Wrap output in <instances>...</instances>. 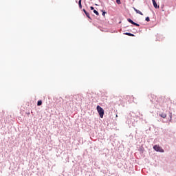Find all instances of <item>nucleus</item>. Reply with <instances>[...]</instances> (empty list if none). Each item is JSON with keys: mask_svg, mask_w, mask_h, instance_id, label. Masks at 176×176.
I'll use <instances>...</instances> for the list:
<instances>
[{"mask_svg": "<svg viewBox=\"0 0 176 176\" xmlns=\"http://www.w3.org/2000/svg\"><path fill=\"white\" fill-rule=\"evenodd\" d=\"M97 111L99 113L100 118L102 119L104 118V109H102L101 107L100 106H97L96 107Z\"/></svg>", "mask_w": 176, "mask_h": 176, "instance_id": "nucleus-1", "label": "nucleus"}, {"mask_svg": "<svg viewBox=\"0 0 176 176\" xmlns=\"http://www.w3.org/2000/svg\"><path fill=\"white\" fill-rule=\"evenodd\" d=\"M73 98L76 100V104H78V102H82V100L83 98V96L82 95H74L73 96Z\"/></svg>", "mask_w": 176, "mask_h": 176, "instance_id": "nucleus-2", "label": "nucleus"}, {"mask_svg": "<svg viewBox=\"0 0 176 176\" xmlns=\"http://www.w3.org/2000/svg\"><path fill=\"white\" fill-rule=\"evenodd\" d=\"M129 98H130V96H125L123 97L120 96V104H124L125 102H127L126 100H129Z\"/></svg>", "mask_w": 176, "mask_h": 176, "instance_id": "nucleus-3", "label": "nucleus"}, {"mask_svg": "<svg viewBox=\"0 0 176 176\" xmlns=\"http://www.w3.org/2000/svg\"><path fill=\"white\" fill-rule=\"evenodd\" d=\"M153 149H155V151H156V152H161V153L164 152V150H163V148L158 145H155L153 146Z\"/></svg>", "mask_w": 176, "mask_h": 176, "instance_id": "nucleus-4", "label": "nucleus"}, {"mask_svg": "<svg viewBox=\"0 0 176 176\" xmlns=\"http://www.w3.org/2000/svg\"><path fill=\"white\" fill-rule=\"evenodd\" d=\"M152 1H153V5L154 8L155 9H157V8H159V6H157V3H156V1L152 0Z\"/></svg>", "mask_w": 176, "mask_h": 176, "instance_id": "nucleus-5", "label": "nucleus"}, {"mask_svg": "<svg viewBox=\"0 0 176 176\" xmlns=\"http://www.w3.org/2000/svg\"><path fill=\"white\" fill-rule=\"evenodd\" d=\"M133 9H134L135 12H136V13H138V14H140L141 16H144V14H142L141 12V11L137 10L135 8H134Z\"/></svg>", "mask_w": 176, "mask_h": 176, "instance_id": "nucleus-6", "label": "nucleus"}, {"mask_svg": "<svg viewBox=\"0 0 176 176\" xmlns=\"http://www.w3.org/2000/svg\"><path fill=\"white\" fill-rule=\"evenodd\" d=\"M84 13L86 14L87 17H88V19H90V14L89 12H87V11H86V10L83 9L82 10Z\"/></svg>", "mask_w": 176, "mask_h": 176, "instance_id": "nucleus-7", "label": "nucleus"}, {"mask_svg": "<svg viewBox=\"0 0 176 176\" xmlns=\"http://www.w3.org/2000/svg\"><path fill=\"white\" fill-rule=\"evenodd\" d=\"M160 116L161 118H163V119H166V118H167V115L164 113H162L161 114H160Z\"/></svg>", "mask_w": 176, "mask_h": 176, "instance_id": "nucleus-8", "label": "nucleus"}, {"mask_svg": "<svg viewBox=\"0 0 176 176\" xmlns=\"http://www.w3.org/2000/svg\"><path fill=\"white\" fill-rule=\"evenodd\" d=\"M78 6L80 9H82V0H79L78 1Z\"/></svg>", "mask_w": 176, "mask_h": 176, "instance_id": "nucleus-9", "label": "nucleus"}, {"mask_svg": "<svg viewBox=\"0 0 176 176\" xmlns=\"http://www.w3.org/2000/svg\"><path fill=\"white\" fill-rule=\"evenodd\" d=\"M124 35H128V36H135L133 34L131 33H124Z\"/></svg>", "mask_w": 176, "mask_h": 176, "instance_id": "nucleus-10", "label": "nucleus"}, {"mask_svg": "<svg viewBox=\"0 0 176 176\" xmlns=\"http://www.w3.org/2000/svg\"><path fill=\"white\" fill-rule=\"evenodd\" d=\"M38 107H40V105H42V100H38L37 102Z\"/></svg>", "mask_w": 176, "mask_h": 176, "instance_id": "nucleus-11", "label": "nucleus"}, {"mask_svg": "<svg viewBox=\"0 0 176 176\" xmlns=\"http://www.w3.org/2000/svg\"><path fill=\"white\" fill-rule=\"evenodd\" d=\"M94 13H95V14H96V16H98L100 14L98 13V11L94 10Z\"/></svg>", "mask_w": 176, "mask_h": 176, "instance_id": "nucleus-12", "label": "nucleus"}, {"mask_svg": "<svg viewBox=\"0 0 176 176\" xmlns=\"http://www.w3.org/2000/svg\"><path fill=\"white\" fill-rule=\"evenodd\" d=\"M127 20H128L129 23H131V24L134 23V21H133V20H131L130 19H128Z\"/></svg>", "mask_w": 176, "mask_h": 176, "instance_id": "nucleus-13", "label": "nucleus"}, {"mask_svg": "<svg viewBox=\"0 0 176 176\" xmlns=\"http://www.w3.org/2000/svg\"><path fill=\"white\" fill-rule=\"evenodd\" d=\"M133 25H136V27H140V24L133 22V23H132Z\"/></svg>", "mask_w": 176, "mask_h": 176, "instance_id": "nucleus-14", "label": "nucleus"}, {"mask_svg": "<svg viewBox=\"0 0 176 176\" xmlns=\"http://www.w3.org/2000/svg\"><path fill=\"white\" fill-rule=\"evenodd\" d=\"M116 3H118V5H120V3H122V2H120V0H116Z\"/></svg>", "mask_w": 176, "mask_h": 176, "instance_id": "nucleus-15", "label": "nucleus"}, {"mask_svg": "<svg viewBox=\"0 0 176 176\" xmlns=\"http://www.w3.org/2000/svg\"><path fill=\"white\" fill-rule=\"evenodd\" d=\"M146 21H151L149 16L146 17Z\"/></svg>", "mask_w": 176, "mask_h": 176, "instance_id": "nucleus-16", "label": "nucleus"}, {"mask_svg": "<svg viewBox=\"0 0 176 176\" xmlns=\"http://www.w3.org/2000/svg\"><path fill=\"white\" fill-rule=\"evenodd\" d=\"M157 100H157V101H158V102H160V100H162V98L159 97V98H157Z\"/></svg>", "mask_w": 176, "mask_h": 176, "instance_id": "nucleus-17", "label": "nucleus"}, {"mask_svg": "<svg viewBox=\"0 0 176 176\" xmlns=\"http://www.w3.org/2000/svg\"><path fill=\"white\" fill-rule=\"evenodd\" d=\"M90 9H91V10H94V7L91 6V7H90Z\"/></svg>", "mask_w": 176, "mask_h": 176, "instance_id": "nucleus-18", "label": "nucleus"}, {"mask_svg": "<svg viewBox=\"0 0 176 176\" xmlns=\"http://www.w3.org/2000/svg\"><path fill=\"white\" fill-rule=\"evenodd\" d=\"M105 13H107V12H102V16H105Z\"/></svg>", "mask_w": 176, "mask_h": 176, "instance_id": "nucleus-19", "label": "nucleus"}]
</instances>
